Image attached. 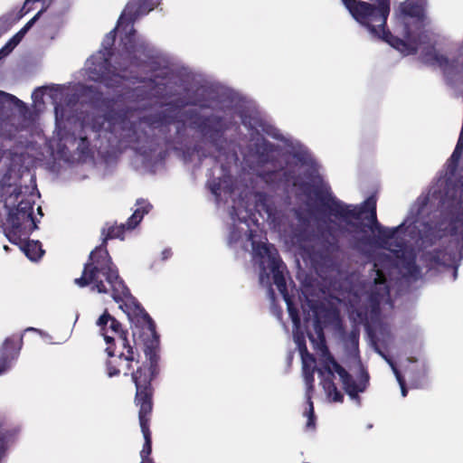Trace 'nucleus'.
<instances>
[{
	"instance_id": "1",
	"label": "nucleus",
	"mask_w": 463,
	"mask_h": 463,
	"mask_svg": "<svg viewBox=\"0 0 463 463\" xmlns=\"http://www.w3.org/2000/svg\"><path fill=\"white\" fill-rule=\"evenodd\" d=\"M137 314L136 330L134 338H138L144 345V353L146 361L131 373V380L135 384L136 392L134 404L138 408V420L145 439L140 457L147 458L152 453V434L150 422L154 410L155 387L153 382L159 374V335L156 330V324L144 308L138 307Z\"/></svg>"
},
{
	"instance_id": "2",
	"label": "nucleus",
	"mask_w": 463,
	"mask_h": 463,
	"mask_svg": "<svg viewBox=\"0 0 463 463\" xmlns=\"http://www.w3.org/2000/svg\"><path fill=\"white\" fill-rule=\"evenodd\" d=\"M128 229L127 222L120 225H110L102 228V242L90 253L87 262L84 264L82 274L74 279V283L80 288L91 285V289L99 293L106 294L111 291V296L117 303L132 298L129 288L120 278L117 266L108 251L109 240H124Z\"/></svg>"
},
{
	"instance_id": "3",
	"label": "nucleus",
	"mask_w": 463,
	"mask_h": 463,
	"mask_svg": "<svg viewBox=\"0 0 463 463\" xmlns=\"http://www.w3.org/2000/svg\"><path fill=\"white\" fill-rule=\"evenodd\" d=\"M301 188L305 194H309L312 189L322 207L330 215L342 220L350 227L347 230L349 233H365L366 229L378 232L383 227L377 219L376 200L373 196L367 198L361 205H349L335 198L326 184L315 185L304 183Z\"/></svg>"
},
{
	"instance_id": "4",
	"label": "nucleus",
	"mask_w": 463,
	"mask_h": 463,
	"mask_svg": "<svg viewBox=\"0 0 463 463\" xmlns=\"http://www.w3.org/2000/svg\"><path fill=\"white\" fill-rule=\"evenodd\" d=\"M117 30L125 31L123 28L117 26V28L107 33L102 41V49L99 52L98 55L91 57L89 67L90 74L94 80L111 89L119 88L124 81L132 78L128 70L130 65H134L136 67H139L141 65L137 57L138 53H136L135 59L129 57L124 50V44L121 40V51L114 60L115 64H111Z\"/></svg>"
},
{
	"instance_id": "5",
	"label": "nucleus",
	"mask_w": 463,
	"mask_h": 463,
	"mask_svg": "<svg viewBox=\"0 0 463 463\" xmlns=\"http://www.w3.org/2000/svg\"><path fill=\"white\" fill-rule=\"evenodd\" d=\"M316 323L318 327L317 333L320 342L318 343L312 334H308V338L312 343H316V345L323 350V370L326 371L328 375L324 378L322 386L326 391L327 397L334 402H343L344 401V394L338 390L334 382V373H336L346 394L352 400L360 401L359 393L364 392L369 385L370 375L367 370L361 367L357 379L354 380L353 375L349 373L340 364H338L329 352L326 345L323 330L319 326L318 321Z\"/></svg>"
},
{
	"instance_id": "6",
	"label": "nucleus",
	"mask_w": 463,
	"mask_h": 463,
	"mask_svg": "<svg viewBox=\"0 0 463 463\" xmlns=\"http://www.w3.org/2000/svg\"><path fill=\"white\" fill-rule=\"evenodd\" d=\"M342 0L352 17L378 40L404 47L401 38L389 30L387 21L391 13V0Z\"/></svg>"
},
{
	"instance_id": "7",
	"label": "nucleus",
	"mask_w": 463,
	"mask_h": 463,
	"mask_svg": "<svg viewBox=\"0 0 463 463\" xmlns=\"http://www.w3.org/2000/svg\"><path fill=\"white\" fill-rule=\"evenodd\" d=\"M427 5V0H405L400 4L404 38L401 39V42L404 47L393 43V48L403 55L415 54L421 45L430 43V36L426 30L429 24L426 14Z\"/></svg>"
},
{
	"instance_id": "8",
	"label": "nucleus",
	"mask_w": 463,
	"mask_h": 463,
	"mask_svg": "<svg viewBox=\"0 0 463 463\" xmlns=\"http://www.w3.org/2000/svg\"><path fill=\"white\" fill-rule=\"evenodd\" d=\"M187 105L199 106L203 109L208 108V105L198 101L185 102L180 99L168 102L166 109L143 118V122L152 131H157L160 135L159 137H147L146 142L150 152H156L159 147L166 149L175 147V137L170 134V126L174 123L182 122L178 118L179 112L182 108Z\"/></svg>"
},
{
	"instance_id": "9",
	"label": "nucleus",
	"mask_w": 463,
	"mask_h": 463,
	"mask_svg": "<svg viewBox=\"0 0 463 463\" xmlns=\"http://www.w3.org/2000/svg\"><path fill=\"white\" fill-rule=\"evenodd\" d=\"M152 9L148 0H135L127 5L118 19V26L125 30V35L121 37L124 50L132 59L136 58V53L145 55L148 51V44L137 35L134 23L139 16L146 14Z\"/></svg>"
},
{
	"instance_id": "10",
	"label": "nucleus",
	"mask_w": 463,
	"mask_h": 463,
	"mask_svg": "<svg viewBox=\"0 0 463 463\" xmlns=\"http://www.w3.org/2000/svg\"><path fill=\"white\" fill-rule=\"evenodd\" d=\"M190 121V128L195 129L215 150L221 153L226 142L225 132L229 129L223 117L217 115H202L194 109L184 113Z\"/></svg>"
},
{
	"instance_id": "11",
	"label": "nucleus",
	"mask_w": 463,
	"mask_h": 463,
	"mask_svg": "<svg viewBox=\"0 0 463 463\" xmlns=\"http://www.w3.org/2000/svg\"><path fill=\"white\" fill-rule=\"evenodd\" d=\"M373 271L375 272V278L366 291V303L358 307L354 311L355 320L364 325H368L369 320H374L379 317L381 303L384 298L390 295V288L383 271L375 269V267L373 269Z\"/></svg>"
},
{
	"instance_id": "12",
	"label": "nucleus",
	"mask_w": 463,
	"mask_h": 463,
	"mask_svg": "<svg viewBox=\"0 0 463 463\" xmlns=\"http://www.w3.org/2000/svg\"><path fill=\"white\" fill-rule=\"evenodd\" d=\"M6 236L14 243H21L23 239L29 238V235L37 228L33 217V203L30 200H21L17 206L11 210L7 216Z\"/></svg>"
},
{
	"instance_id": "13",
	"label": "nucleus",
	"mask_w": 463,
	"mask_h": 463,
	"mask_svg": "<svg viewBox=\"0 0 463 463\" xmlns=\"http://www.w3.org/2000/svg\"><path fill=\"white\" fill-rule=\"evenodd\" d=\"M252 245L255 254L260 259L262 271L265 272V263H267V268L272 274L273 283L278 290L281 296L288 295V291L284 275L286 266L282 262L278 250L272 244L260 243L255 245L253 242Z\"/></svg>"
},
{
	"instance_id": "14",
	"label": "nucleus",
	"mask_w": 463,
	"mask_h": 463,
	"mask_svg": "<svg viewBox=\"0 0 463 463\" xmlns=\"http://www.w3.org/2000/svg\"><path fill=\"white\" fill-rule=\"evenodd\" d=\"M58 153L67 161L85 162L91 156L90 142L86 136L77 137L66 129L58 131Z\"/></svg>"
},
{
	"instance_id": "15",
	"label": "nucleus",
	"mask_w": 463,
	"mask_h": 463,
	"mask_svg": "<svg viewBox=\"0 0 463 463\" xmlns=\"http://www.w3.org/2000/svg\"><path fill=\"white\" fill-rule=\"evenodd\" d=\"M96 324L99 327L100 334L107 345H115V336H117L123 348L127 349L126 356L128 360H135L136 354L137 357L139 356L129 344L128 330L124 329L122 324L111 316L107 309L99 317Z\"/></svg>"
},
{
	"instance_id": "16",
	"label": "nucleus",
	"mask_w": 463,
	"mask_h": 463,
	"mask_svg": "<svg viewBox=\"0 0 463 463\" xmlns=\"http://www.w3.org/2000/svg\"><path fill=\"white\" fill-rule=\"evenodd\" d=\"M424 258L429 269L453 268L456 277L463 254L457 247L447 245L426 252Z\"/></svg>"
},
{
	"instance_id": "17",
	"label": "nucleus",
	"mask_w": 463,
	"mask_h": 463,
	"mask_svg": "<svg viewBox=\"0 0 463 463\" xmlns=\"http://www.w3.org/2000/svg\"><path fill=\"white\" fill-rule=\"evenodd\" d=\"M339 251L338 240L330 232L322 233L318 238L315 255L323 262L327 263L333 261Z\"/></svg>"
},
{
	"instance_id": "18",
	"label": "nucleus",
	"mask_w": 463,
	"mask_h": 463,
	"mask_svg": "<svg viewBox=\"0 0 463 463\" xmlns=\"http://www.w3.org/2000/svg\"><path fill=\"white\" fill-rule=\"evenodd\" d=\"M109 359L106 362V371L109 377L118 376L120 373L119 364L122 361L126 362L127 372L124 373V375L127 376L129 374V371L132 368L131 363L134 360L127 359V351L121 352L118 355L115 354V345H108L105 349ZM135 361L138 362V359L136 357Z\"/></svg>"
},
{
	"instance_id": "19",
	"label": "nucleus",
	"mask_w": 463,
	"mask_h": 463,
	"mask_svg": "<svg viewBox=\"0 0 463 463\" xmlns=\"http://www.w3.org/2000/svg\"><path fill=\"white\" fill-rule=\"evenodd\" d=\"M400 227L388 228L383 227L378 232L376 237L363 236L355 241V247L360 248L362 246H378L385 248V245L390 240L393 239Z\"/></svg>"
},
{
	"instance_id": "20",
	"label": "nucleus",
	"mask_w": 463,
	"mask_h": 463,
	"mask_svg": "<svg viewBox=\"0 0 463 463\" xmlns=\"http://www.w3.org/2000/svg\"><path fill=\"white\" fill-rule=\"evenodd\" d=\"M277 149L276 145L262 136H260L252 146V151L260 165L272 164L275 161L273 154Z\"/></svg>"
},
{
	"instance_id": "21",
	"label": "nucleus",
	"mask_w": 463,
	"mask_h": 463,
	"mask_svg": "<svg viewBox=\"0 0 463 463\" xmlns=\"http://www.w3.org/2000/svg\"><path fill=\"white\" fill-rule=\"evenodd\" d=\"M446 215L449 220V233L456 236L458 232V224H463V200H452L448 203ZM463 254V245L460 250Z\"/></svg>"
},
{
	"instance_id": "22",
	"label": "nucleus",
	"mask_w": 463,
	"mask_h": 463,
	"mask_svg": "<svg viewBox=\"0 0 463 463\" xmlns=\"http://www.w3.org/2000/svg\"><path fill=\"white\" fill-rule=\"evenodd\" d=\"M17 245H21V249L31 260H37L43 254L42 245L39 241H29L27 238L23 239L22 242Z\"/></svg>"
},
{
	"instance_id": "23",
	"label": "nucleus",
	"mask_w": 463,
	"mask_h": 463,
	"mask_svg": "<svg viewBox=\"0 0 463 463\" xmlns=\"http://www.w3.org/2000/svg\"><path fill=\"white\" fill-rule=\"evenodd\" d=\"M282 298L287 304L288 312L292 320L293 326L296 328H298L300 326L301 319L298 307L295 306L289 294L282 296Z\"/></svg>"
},
{
	"instance_id": "24",
	"label": "nucleus",
	"mask_w": 463,
	"mask_h": 463,
	"mask_svg": "<svg viewBox=\"0 0 463 463\" xmlns=\"http://www.w3.org/2000/svg\"><path fill=\"white\" fill-rule=\"evenodd\" d=\"M307 404L308 406L307 410L304 412V416L307 418V423H306V429L307 430H314L316 429V415H315V409H314V403L312 400H307Z\"/></svg>"
},
{
	"instance_id": "25",
	"label": "nucleus",
	"mask_w": 463,
	"mask_h": 463,
	"mask_svg": "<svg viewBox=\"0 0 463 463\" xmlns=\"http://www.w3.org/2000/svg\"><path fill=\"white\" fill-rule=\"evenodd\" d=\"M145 214L146 210L144 211L137 207L127 221L128 229H135L140 223Z\"/></svg>"
},
{
	"instance_id": "26",
	"label": "nucleus",
	"mask_w": 463,
	"mask_h": 463,
	"mask_svg": "<svg viewBox=\"0 0 463 463\" xmlns=\"http://www.w3.org/2000/svg\"><path fill=\"white\" fill-rule=\"evenodd\" d=\"M314 373H312V372H307L306 373H303L305 384H306V387H307V390H306V399L308 400V401L312 400V395H313V392H314V390H315V385H314L315 377H314Z\"/></svg>"
},
{
	"instance_id": "27",
	"label": "nucleus",
	"mask_w": 463,
	"mask_h": 463,
	"mask_svg": "<svg viewBox=\"0 0 463 463\" xmlns=\"http://www.w3.org/2000/svg\"><path fill=\"white\" fill-rule=\"evenodd\" d=\"M65 108L62 104L57 103L54 107V114H55V121L56 125L59 128V131L62 129L61 128V125L65 117Z\"/></svg>"
},
{
	"instance_id": "28",
	"label": "nucleus",
	"mask_w": 463,
	"mask_h": 463,
	"mask_svg": "<svg viewBox=\"0 0 463 463\" xmlns=\"http://www.w3.org/2000/svg\"><path fill=\"white\" fill-rule=\"evenodd\" d=\"M297 342L301 357L305 356L307 357L310 362H316L315 356L307 351L305 340L298 337Z\"/></svg>"
},
{
	"instance_id": "29",
	"label": "nucleus",
	"mask_w": 463,
	"mask_h": 463,
	"mask_svg": "<svg viewBox=\"0 0 463 463\" xmlns=\"http://www.w3.org/2000/svg\"><path fill=\"white\" fill-rule=\"evenodd\" d=\"M392 367L395 373L396 379L401 386L402 395L403 397H406L407 393H408V390L405 385V381H404L403 377L402 376L401 373L399 372V370L392 364Z\"/></svg>"
},
{
	"instance_id": "30",
	"label": "nucleus",
	"mask_w": 463,
	"mask_h": 463,
	"mask_svg": "<svg viewBox=\"0 0 463 463\" xmlns=\"http://www.w3.org/2000/svg\"><path fill=\"white\" fill-rule=\"evenodd\" d=\"M302 359V371H303V373H306L307 372H312V373H315V370H316V367H315V363L316 362H310L307 357H301Z\"/></svg>"
},
{
	"instance_id": "31",
	"label": "nucleus",
	"mask_w": 463,
	"mask_h": 463,
	"mask_svg": "<svg viewBox=\"0 0 463 463\" xmlns=\"http://www.w3.org/2000/svg\"><path fill=\"white\" fill-rule=\"evenodd\" d=\"M136 204L141 210H146V214L148 213L152 209V204L145 199H138Z\"/></svg>"
},
{
	"instance_id": "32",
	"label": "nucleus",
	"mask_w": 463,
	"mask_h": 463,
	"mask_svg": "<svg viewBox=\"0 0 463 463\" xmlns=\"http://www.w3.org/2000/svg\"><path fill=\"white\" fill-rule=\"evenodd\" d=\"M45 11L44 8L41 9L25 25L24 27L23 28L22 31H26L28 30L30 27L33 26V24L40 18V16L42 15V14Z\"/></svg>"
},
{
	"instance_id": "33",
	"label": "nucleus",
	"mask_w": 463,
	"mask_h": 463,
	"mask_svg": "<svg viewBox=\"0 0 463 463\" xmlns=\"http://www.w3.org/2000/svg\"><path fill=\"white\" fill-rule=\"evenodd\" d=\"M10 29V24L7 19L0 18V37L8 32Z\"/></svg>"
},
{
	"instance_id": "34",
	"label": "nucleus",
	"mask_w": 463,
	"mask_h": 463,
	"mask_svg": "<svg viewBox=\"0 0 463 463\" xmlns=\"http://www.w3.org/2000/svg\"><path fill=\"white\" fill-rule=\"evenodd\" d=\"M348 338L354 346L358 347L359 332L357 330H352Z\"/></svg>"
},
{
	"instance_id": "35",
	"label": "nucleus",
	"mask_w": 463,
	"mask_h": 463,
	"mask_svg": "<svg viewBox=\"0 0 463 463\" xmlns=\"http://www.w3.org/2000/svg\"><path fill=\"white\" fill-rule=\"evenodd\" d=\"M0 97H5L6 99H8L10 100H14L15 102H21V100L19 99H17L15 96H14L12 94H9V93H6V92L2 91V90H0Z\"/></svg>"
},
{
	"instance_id": "36",
	"label": "nucleus",
	"mask_w": 463,
	"mask_h": 463,
	"mask_svg": "<svg viewBox=\"0 0 463 463\" xmlns=\"http://www.w3.org/2000/svg\"><path fill=\"white\" fill-rule=\"evenodd\" d=\"M211 191L213 194L219 196L220 195V184H214L212 187H211Z\"/></svg>"
},
{
	"instance_id": "37",
	"label": "nucleus",
	"mask_w": 463,
	"mask_h": 463,
	"mask_svg": "<svg viewBox=\"0 0 463 463\" xmlns=\"http://www.w3.org/2000/svg\"><path fill=\"white\" fill-rule=\"evenodd\" d=\"M36 0H25L24 4V6H23V10H25V13H27L28 11H30L31 9V6H29V5L32 3V2H35Z\"/></svg>"
},
{
	"instance_id": "38",
	"label": "nucleus",
	"mask_w": 463,
	"mask_h": 463,
	"mask_svg": "<svg viewBox=\"0 0 463 463\" xmlns=\"http://www.w3.org/2000/svg\"><path fill=\"white\" fill-rule=\"evenodd\" d=\"M163 259L164 260H166L167 258H169V256L171 255V250H165L163 252Z\"/></svg>"
},
{
	"instance_id": "39",
	"label": "nucleus",
	"mask_w": 463,
	"mask_h": 463,
	"mask_svg": "<svg viewBox=\"0 0 463 463\" xmlns=\"http://www.w3.org/2000/svg\"><path fill=\"white\" fill-rule=\"evenodd\" d=\"M141 463H155L153 459L150 457L147 458H142Z\"/></svg>"
},
{
	"instance_id": "40",
	"label": "nucleus",
	"mask_w": 463,
	"mask_h": 463,
	"mask_svg": "<svg viewBox=\"0 0 463 463\" xmlns=\"http://www.w3.org/2000/svg\"><path fill=\"white\" fill-rule=\"evenodd\" d=\"M46 90V88H45V87L39 88V89H37V90L33 92V95H36L38 92H40V93H41V95H43V92H44V90Z\"/></svg>"
},
{
	"instance_id": "41",
	"label": "nucleus",
	"mask_w": 463,
	"mask_h": 463,
	"mask_svg": "<svg viewBox=\"0 0 463 463\" xmlns=\"http://www.w3.org/2000/svg\"><path fill=\"white\" fill-rule=\"evenodd\" d=\"M184 127H180L178 126L177 128H176V134H179L182 130H183Z\"/></svg>"
},
{
	"instance_id": "42",
	"label": "nucleus",
	"mask_w": 463,
	"mask_h": 463,
	"mask_svg": "<svg viewBox=\"0 0 463 463\" xmlns=\"http://www.w3.org/2000/svg\"><path fill=\"white\" fill-rule=\"evenodd\" d=\"M318 373H319L320 375H323V374H324V371H323L322 369H318Z\"/></svg>"
},
{
	"instance_id": "43",
	"label": "nucleus",
	"mask_w": 463,
	"mask_h": 463,
	"mask_svg": "<svg viewBox=\"0 0 463 463\" xmlns=\"http://www.w3.org/2000/svg\"><path fill=\"white\" fill-rule=\"evenodd\" d=\"M263 279H264V274H261L260 275V280L263 281Z\"/></svg>"
},
{
	"instance_id": "44",
	"label": "nucleus",
	"mask_w": 463,
	"mask_h": 463,
	"mask_svg": "<svg viewBox=\"0 0 463 463\" xmlns=\"http://www.w3.org/2000/svg\"><path fill=\"white\" fill-rule=\"evenodd\" d=\"M265 276H266V279H269V273H266V274H265Z\"/></svg>"
}]
</instances>
